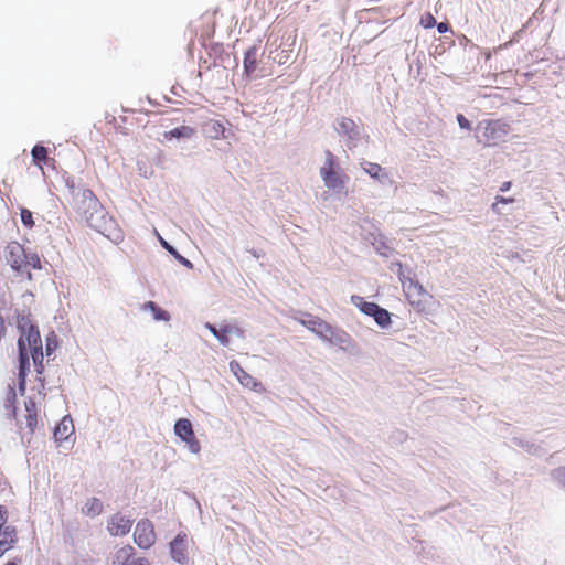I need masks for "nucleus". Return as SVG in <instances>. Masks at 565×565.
<instances>
[{
  "label": "nucleus",
  "instance_id": "nucleus-39",
  "mask_svg": "<svg viewBox=\"0 0 565 565\" xmlns=\"http://www.w3.org/2000/svg\"><path fill=\"white\" fill-rule=\"evenodd\" d=\"M510 202H513V199H508V198H503V196H497L495 198V203L492 204V210L497 213H499V210H498V204L499 203H510Z\"/></svg>",
  "mask_w": 565,
  "mask_h": 565
},
{
  "label": "nucleus",
  "instance_id": "nucleus-1",
  "mask_svg": "<svg viewBox=\"0 0 565 565\" xmlns=\"http://www.w3.org/2000/svg\"><path fill=\"white\" fill-rule=\"evenodd\" d=\"M18 328L20 337L18 340L19 349V390L21 393L25 390V377L30 369L29 353L32 349H41L42 340L36 326L30 317L21 316L18 318Z\"/></svg>",
  "mask_w": 565,
  "mask_h": 565
},
{
  "label": "nucleus",
  "instance_id": "nucleus-17",
  "mask_svg": "<svg viewBox=\"0 0 565 565\" xmlns=\"http://www.w3.org/2000/svg\"><path fill=\"white\" fill-rule=\"evenodd\" d=\"M141 309H142V311L151 312L152 319L156 320V321H166V322H168L171 319L170 313L167 310H164L161 307H159L153 301L145 302L142 305Z\"/></svg>",
  "mask_w": 565,
  "mask_h": 565
},
{
  "label": "nucleus",
  "instance_id": "nucleus-42",
  "mask_svg": "<svg viewBox=\"0 0 565 565\" xmlns=\"http://www.w3.org/2000/svg\"><path fill=\"white\" fill-rule=\"evenodd\" d=\"M511 188V182L510 181H507V182H503L500 186V191L502 192H505V191H509Z\"/></svg>",
  "mask_w": 565,
  "mask_h": 565
},
{
  "label": "nucleus",
  "instance_id": "nucleus-11",
  "mask_svg": "<svg viewBox=\"0 0 565 565\" xmlns=\"http://www.w3.org/2000/svg\"><path fill=\"white\" fill-rule=\"evenodd\" d=\"M230 370L239 381V383L255 392H260L262 384L257 382L252 375H249L237 361L230 362Z\"/></svg>",
  "mask_w": 565,
  "mask_h": 565
},
{
  "label": "nucleus",
  "instance_id": "nucleus-7",
  "mask_svg": "<svg viewBox=\"0 0 565 565\" xmlns=\"http://www.w3.org/2000/svg\"><path fill=\"white\" fill-rule=\"evenodd\" d=\"M134 540L141 548H149L156 542L153 524L149 520H140L134 532Z\"/></svg>",
  "mask_w": 565,
  "mask_h": 565
},
{
  "label": "nucleus",
  "instance_id": "nucleus-4",
  "mask_svg": "<svg viewBox=\"0 0 565 565\" xmlns=\"http://www.w3.org/2000/svg\"><path fill=\"white\" fill-rule=\"evenodd\" d=\"M351 303L358 307L364 315L373 317L380 328L385 329L391 326L392 320L390 312L375 302L365 301L363 297L353 295L351 297Z\"/></svg>",
  "mask_w": 565,
  "mask_h": 565
},
{
  "label": "nucleus",
  "instance_id": "nucleus-32",
  "mask_svg": "<svg viewBox=\"0 0 565 565\" xmlns=\"http://www.w3.org/2000/svg\"><path fill=\"white\" fill-rule=\"evenodd\" d=\"M183 443L186 444L189 450L192 454H199L201 451V445H200V441L195 438V435L191 436L190 438H188Z\"/></svg>",
  "mask_w": 565,
  "mask_h": 565
},
{
  "label": "nucleus",
  "instance_id": "nucleus-24",
  "mask_svg": "<svg viewBox=\"0 0 565 565\" xmlns=\"http://www.w3.org/2000/svg\"><path fill=\"white\" fill-rule=\"evenodd\" d=\"M33 162L42 169V163L46 164L51 159L47 157V150L40 145H35L31 151Z\"/></svg>",
  "mask_w": 565,
  "mask_h": 565
},
{
  "label": "nucleus",
  "instance_id": "nucleus-5",
  "mask_svg": "<svg viewBox=\"0 0 565 565\" xmlns=\"http://www.w3.org/2000/svg\"><path fill=\"white\" fill-rule=\"evenodd\" d=\"M110 565H150L146 557L136 555L131 545L116 548L109 556Z\"/></svg>",
  "mask_w": 565,
  "mask_h": 565
},
{
  "label": "nucleus",
  "instance_id": "nucleus-34",
  "mask_svg": "<svg viewBox=\"0 0 565 565\" xmlns=\"http://www.w3.org/2000/svg\"><path fill=\"white\" fill-rule=\"evenodd\" d=\"M21 221L28 227H32L34 224L32 213L26 209L21 210Z\"/></svg>",
  "mask_w": 565,
  "mask_h": 565
},
{
  "label": "nucleus",
  "instance_id": "nucleus-22",
  "mask_svg": "<svg viewBox=\"0 0 565 565\" xmlns=\"http://www.w3.org/2000/svg\"><path fill=\"white\" fill-rule=\"evenodd\" d=\"M332 329V326L319 319L318 322L313 323L312 332L317 334L321 340L327 342Z\"/></svg>",
  "mask_w": 565,
  "mask_h": 565
},
{
  "label": "nucleus",
  "instance_id": "nucleus-33",
  "mask_svg": "<svg viewBox=\"0 0 565 565\" xmlns=\"http://www.w3.org/2000/svg\"><path fill=\"white\" fill-rule=\"evenodd\" d=\"M419 23L423 28L430 29L436 25V19L431 13L427 12L422 17Z\"/></svg>",
  "mask_w": 565,
  "mask_h": 565
},
{
  "label": "nucleus",
  "instance_id": "nucleus-43",
  "mask_svg": "<svg viewBox=\"0 0 565 565\" xmlns=\"http://www.w3.org/2000/svg\"><path fill=\"white\" fill-rule=\"evenodd\" d=\"M249 253L255 257V258H260L264 253L260 252V250H256V249H250Z\"/></svg>",
  "mask_w": 565,
  "mask_h": 565
},
{
  "label": "nucleus",
  "instance_id": "nucleus-15",
  "mask_svg": "<svg viewBox=\"0 0 565 565\" xmlns=\"http://www.w3.org/2000/svg\"><path fill=\"white\" fill-rule=\"evenodd\" d=\"M335 129L341 137L347 138L349 140H353L359 136L358 125L351 118H340L338 120Z\"/></svg>",
  "mask_w": 565,
  "mask_h": 565
},
{
  "label": "nucleus",
  "instance_id": "nucleus-45",
  "mask_svg": "<svg viewBox=\"0 0 565 565\" xmlns=\"http://www.w3.org/2000/svg\"><path fill=\"white\" fill-rule=\"evenodd\" d=\"M7 565H17V564L13 562H9Z\"/></svg>",
  "mask_w": 565,
  "mask_h": 565
},
{
  "label": "nucleus",
  "instance_id": "nucleus-12",
  "mask_svg": "<svg viewBox=\"0 0 565 565\" xmlns=\"http://www.w3.org/2000/svg\"><path fill=\"white\" fill-rule=\"evenodd\" d=\"M29 353V358L31 356L32 358V361H33V364H34V367H35V371H36V381L39 383V386H38V394L39 396H41L42 398L45 397V393H43V390L45 388V383H44V379L42 377V374H43V371H44V366H43V348L41 347V349H32L30 351H28Z\"/></svg>",
  "mask_w": 565,
  "mask_h": 565
},
{
  "label": "nucleus",
  "instance_id": "nucleus-18",
  "mask_svg": "<svg viewBox=\"0 0 565 565\" xmlns=\"http://www.w3.org/2000/svg\"><path fill=\"white\" fill-rule=\"evenodd\" d=\"M174 434L182 440H186L194 435L192 424L186 418H180L174 424Z\"/></svg>",
  "mask_w": 565,
  "mask_h": 565
},
{
  "label": "nucleus",
  "instance_id": "nucleus-10",
  "mask_svg": "<svg viewBox=\"0 0 565 565\" xmlns=\"http://www.w3.org/2000/svg\"><path fill=\"white\" fill-rule=\"evenodd\" d=\"M206 138L213 140L228 139L232 135L231 129L226 128L221 120L210 119L203 126Z\"/></svg>",
  "mask_w": 565,
  "mask_h": 565
},
{
  "label": "nucleus",
  "instance_id": "nucleus-13",
  "mask_svg": "<svg viewBox=\"0 0 565 565\" xmlns=\"http://www.w3.org/2000/svg\"><path fill=\"white\" fill-rule=\"evenodd\" d=\"M171 556L174 561L182 564L188 559L186 535L178 534L170 543Z\"/></svg>",
  "mask_w": 565,
  "mask_h": 565
},
{
  "label": "nucleus",
  "instance_id": "nucleus-20",
  "mask_svg": "<svg viewBox=\"0 0 565 565\" xmlns=\"http://www.w3.org/2000/svg\"><path fill=\"white\" fill-rule=\"evenodd\" d=\"M159 237V242L161 244V246L170 254L172 255L181 265L185 266L186 268H193V264L186 259L185 257H183L182 255H180L178 253V250L172 246L170 245L167 241H164L160 235H158Z\"/></svg>",
  "mask_w": 565,
  "mask_h": 565
},
{
  "label": "nucleus",
  "instance_id": "nucleus-8",
  "mask_svg": "<svg viewBox=\"0 0 565 565\" xmlns=\"http://www.w3.org/2000/svg\"><path fill=\"white\" fill-rule=\"evenodd\" d=\"M6 258L12 269L20 271L24 268L26 254L22 245L17 242H12L7 246Z\"/></svg>",
  "mask_w": 565,
  "mask_h": 565
},
{
  "label": "nucleus",
  "instance_id": "nucleus-38",
  "mask_svg": "<svg viewBox=\"0 0 565 565\" xmlns=\"http://www.w3.org/2000/svg\"><path fill=\"white\" fill-rule=\"evenodd\" d=\"M457 121H458L460 128L468 129V130L471 129L470 121L462 114L457 115Z\"/></svg>",
  "mask_w": 565,
  "mask_h": 565
},
{
  "label": "nucleus",
  "instance_id": "nucleus-41",
  "mask_svg": "<svg viewBox=\"0 0 565 565\" xmlns=\"http://www.w3.org/2000/svg\"><path fill=\"white\" fill-rule=\"evenodd\" d=\"M6 520V510L0 505V530L3 527Z\"/></svg>",
  "mask_w": 565,
  "mask_h": 565
},
{
  "label": "nucleus",
  "instance_id": "nucleus-31",
  "mask_svg": "<svg viewBox=\"0 0 565 565\" xmlns=\"http://www.w3.org/2000/svg\"><path fill=\"white\" fill-rule=\"evenodd\" d=\"M554 481L559 483L565 488V467H558L554 469L551 473Z\"/></svg>",
  "mask_w": 565,
  "mask_h": 565
},
{
  "label": "nucleus",
  "instance_id": "nucleus-26",
  "mask_svg": "<svg viewBox=\"0 0 565 565\" xmlns=\"http://www.w3.org/2000/svg\"><path fill=\"white\" fill-rule=\"evenodd\" d=\"M393 266L397 267L398 277H399L401 281L403 282L404 288H406L405 282H404L405 276H404V273H403L402 264L401 263H395ZM412 290L416 291L419 295L425 292V290H424L422 285H419L418 282H414V281L409 280V284L407 286V295L408 296H411Z\"/></svg>",
  "mask_w": 565,
  "mask_h": 565
},
{
  "label": "nucleus",
  "instance_id": "nucleus-6",
  "mask_svg": "<svg viewBox=\"0 0 565 565\" xmlns=\"http://www.w3.org/2000/svg\"><path fill=\"white\" fill-rule=\"evenodd\" d=\"M74 201L77 211L83 214L85 218L89 212H94L102 207L94 193L88 189H79L74 193Z\"/></svg>",
  "mask_w": 565,
  "mask_h": 565
},
{
  "label": "nucleus",
  "instance_id": "nucleus-14",
  "mask_svg": "<svg viewBox=\"0 0 565 565\" xmlns=\"http://www.w3.org/2000/svg\"><path fill=\"white\" fill-rule=\"evenodd\" d=\"M75 433L73 419L70 415H65L54 429V439L57 443L67 441Z\"/></svg>",
  "mask_w": 565,
  "mask_h": 565
},
{
  "label": "nucleus",
  "instance_id": "nucleus-29",
  "mask_svg": "<svg viewBox=\"0 0 565 565\" xmlns=\"http://www.w3.org/2000/svg\"><path fill=\"white\" fill-rule=\"evenodd\" d=\"M223 332H226V337L235 335L237 338H244V330L235 323H226L223 326Z\"/></svg>",
  "mask_w": 565,
  "mask_h": 565
},
{
  "label": "nucleus",
  "instance_id": "nucleus-27",
  "mask_svg": "<svg viewBox=\"0 0 565 565\" xmlns=\"http://www.w3.org/2000/svg\"><path fill=\"white\" fill-rule=\"evenodd\" d=\"M204 327L218 340V342L227 347L230 344V339L226 337V332H223V326L217 329L214 324L206 322Z\"/></svg>",
  "mask_w": 565,
  "mask_h": 565
},
{
  "label": "nucleus",
  "instance_id": "nucleus-36",
  "mask_svg": "<svg viewBox=\"0 0 565 565\" xmlns=\"http://www.w3.org/2000/svg\"><path fill=\"white\" fill-rule=\"evenodd\" d=\"M25 266H32L33 268H40L41 266H40L39 256L35 254H32L30 256L26 255L24 267Z\"/></svg>",
  "mask_w": 565,
  "mask_h": 565
},
{
  "label": "nucleus",
  "instance_id": "nucleus-35",
  "mask_svg": "<svg viewBox=\"0 0 565 565\" xmlns=\"http://www.w3.org/2000/svg\"><path fill=\"white\" fill-rule=\"evenodd\" d=\"M374 248L376 249V252L382 255V256H385V257H388L390 253H391V248L385 245L384 243L380 242L379 244L377 243H374Z\"/></svg>",
  "mask_w": 565,
  "mask_h": 565
},
{
  "label": "nucleus",
  "instance_id": "nucleus-28",
  "mask_svg": "<svg viewBox=\"0 0 565 565\" xmlns=\"http://www.w3.org/2000/svg\"><path fill=\"white\" fill-rule=\"evenodd\" d=\"M244 68L247 74H250L256 70V52H255V50H248L245 53Z\"/></svg>",
  "mask_w": 565,
  "mask_h": 565
},
{
  "label": "nucleus",
  "instance_id": "nucleus-23",
  "mask_svg": "<svg viewBox=\"0 0 565 565\" xmlns=\"http://www.w3.org/2000/svg\"><path fill=\"white\" fill-rule=\"evenodd\" d=\"M194 129L190 126H180L174 129L169 130L164 134L167 138H184L189 139L193 136Z\"/></svg>",
  "mask_w": 565,
  "mask_h": 565
},
{
  "label": "nucleus",
  "instance_id": "nucleus-9",
  "mask_svg": "<svg viewBox=\"0 0 565 565\" xmlns=\"http://www.w3.org/2000/svg\"><path fill=\"white\" fill-rule=\"evenodd\" d=\"M132 521L120 513H116L109 518L107 522V531L113 536H124L130 532Z\"/></svg>",
  "mask_w": 565,
  "mask_h": 565
},
{
  "label": "nucleus",
  "instance_id": "nucleus-16",
  "mask_svg": "<svg viewBox=\"0 0 565 565\" xmlns=\"http://www.w3.org/2000/svg\"><path fill=\"white\" fill-rule=\"evenodd\" d=\"M361 168L371 178L376 179L382 184H385L388 181L387 173L377 163H373V162H369V161H363V162H361Z\"/></svg>",
  "mask_w": 565,
  "mask_h": 565
},
{
  "label": "nucleus",
  "instance_id": "nucleus-19",
  "mask_svg": "<svg viewBox=\"0 0 565 565\" xmlns=\"http://www.w3.org/2000/svg\"><path fill=\"white\" fill-rule=\"evenodd\" d=\"M327 342L339 345L340 348H344L347 344H349L350 337L343 330L333 327Z\"/></svg>",
  "mask_w": 565,
  "mask_h": 565
},
{
  "label": "nucleus",
  "instance_id": "nucleus-3",
  "mask_svg": "<svg viewBox=\"0 0 565 565\" xmlns=\"http://www.w3.org/2000/svg\"><path fill=\"white\" fill-rule=\"evenodd\" d=\"M85 220L92 228L106 237L113 241L120 239V233L115 228V221L107 215L103 206L94 212H89Z\"/></svg>",
  "mask_w": 565,
  "mask_h": 565
},
{
  "label": "nucleus",
  "instance_id": "nucleus-21",
  "mask_svg": "<svg viewBox=\"0 0 565 565\" xmlns=\"http://www.w3.org/2000/svg\"><path fill=\"white\" fill-rule=\"evenodd\" d=\"M15 540V531L11 526H4L0 531V546L2 548L9 550L11 548L13 542Z\"/></svg>",
  "mask_w": 565,
  "mask_h": 565
},
{
  "label": "nucleus",
  "instance_id": "nucleus-30",
  "mask_svg": "<svg viewBox=\"0 0 565 565\" xmlns=\"http://www.w3.org/2000/svg\"><path fill=\"white\" fill-rule=\"evenodd\" d=\"M58 343H57V338L55 335L54 332H52L51 334H49L46 337V343H45V353L47 356H50L51 354H53V352L56 350Z\"/></svg>",
  "mask_w": 565,
  "mask_h": 565
},
{
  "label": "nucleus",
  "instance_id": "nucleus-37",
  "mask_svg": "<svg viewBox=\"0 0 565 565\" xmlns=\"http://www.w3.org/2000/svg\"><path fill=\"white\" fill-rule=\"evenodd\" d=\"M319 319L320 318L308 315L305 319L300 320V323L312 331L313 323L318 322Z\"/></svg>",
  "mask_w": 565,
  "mask_h": 565
},
{
  "label": "nucleus",
  "instance_id": "nucleus-25",
  "mask_svg": "<svg viewBox=\"0 0 565 565\" xmlns=\"http://www.w3.org/2000/svg\"><path fill=\"white\" fill-rule=\"evenodd\" d=\"M103 511V503L99 499L92 498L87 500L83 508V512L88 516H97Z\"/></svg>",
  "mask_w": 565,
  "mask_h": 565
},
{
  "label": "nucleus",
  "instance_id": "nucleus-2",
  "mask_svg": "<svg viewBox=\"0 0 565 565\" xmlns=\"http://www.w3.org/2000/svg\"><path fill=\"white\" fill-rule=\"evenodd\" d=\"M319 175L327 189L320 195V199L323 202H327L330 196L340 199L348 195V183L350 178L340 168V164L332 152L326 151L324 161L319 169Z\"/></svg>",
  "mask_w": 565,
  "mask_h": 565
},
{
  "label": "nucleus",
  "instance_id": "nucleus-40",
  "mask_svg": "<svg viewBox=\"0 0 565 565\" xmlns=\"http://www.w3.org/2000/svg\"><path fill=\"white\" fill-rule=\"evenodd\" d=\"M436 25L439 33H446L449 31V24L446 22L436 23Z\"/></svg>",
  "mask_w": 565,
  "mask_h": 565
},
{
  "label": "nucleus",
  "instance_id": "nucleus-44",
  "mask_svg": "<svg viewBox=\"0 0 565 565\" xmlns=\"http://www.w3.org/2000/svg\"><path fill=\"white\" fill-rule=\"evenodd\" d=\"M6 551H7L6 548H2V546H0V556H2Z\"/></svg>",
  "mask_w": 565,
  "mask_h": 565
}]
</instances>
